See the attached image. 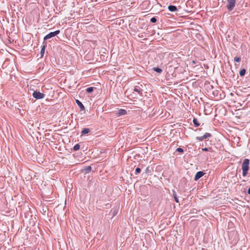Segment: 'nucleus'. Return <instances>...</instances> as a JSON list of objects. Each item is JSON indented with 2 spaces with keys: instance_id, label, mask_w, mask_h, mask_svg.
I'll return each mask as SVG.
<instances>
[{
  "instance_id": "1",
  "label": "nucleus",
  "mask_w": 250,
  "mask_h": 250,
  "mask_svg": "<svg viewBox=\"0 0 250 250\" xmlns=\"http://www.w3.org/2000/svg\"><path fill=\"white\" fill-rule=\"evenodd\" d=\"M250 160L248 159H245L242 164V173L243 176H246L248 174L249 169Z\"/></svg>"
},
{
  "instance_id": "2",
  "label": "nucleus",
  "mask_w": 250,
  "mask_h": 250,
  "mask_svg": "<svg viewBox=\"0 0 250 250\" xmlns=\"http://www.w3.org/2000/svg\"><path fill=\"white\" fill-rule=\"evenodd\" d=\"M236 0H228L226 7L229 11H232L235 5Z\"/></svg>"
},
{
  "instance_id": "3",
  "label": "nucleus",
  "mask_w": 250,
  "mask_h": 250,
  "mask_svg": "<svg viewBox=\"0 0 250 250\" xmlns=\"http://www.w3.org/2000/svg\"><path fill=\"white\" fill-rule=\"evenodd\" d=\"M60 32V31L59 30H56L54 32H50L49 33V34H48L47 35H46L44 37V40H48L49 39H50L53 37H55V36L57 35L58 34H59Z\"/></svg>"
},
{
  "instance_id": "4",
  "label": "nucleus",
  "mask_w": 250,
  "mask_h": 250,
  "mask_svg": "<svg viewBox=\"0 0 250 250\" xmlns=\"http://www.w3.org/2000/svg\"><path fill=\"white\" fill-rule=\"evenodd\" d=\"M33 96L36 99H42L44 97L45 94L39 91H35L33 93Z\"/></svg>"
},
{
  "instance_id": "5",
  "label": "nucleus",
  "mask_w": 250,
  "mask_h": 250,
  "mask_svg": "<svg viewBox=\"0 0 250 250\" xmlns=\"http://www.w3.org/2000/svg\"><path fill=\"white\" fill-rule=\"evenodd\" d=\"M204 173L203 171H198L196 173L195 177H194V180L197 181L199 180L201 177H202L204 175Z\"/></svg>"
},
{
  "instance_id": "6",
  "label": "nucleus",
  "mask_w": 250,
  "mask_h": 250,
  "mask_svg": "<svg viewBox=\"0 0 250 250\" xmlns=\"http://www.w3.org/2000/svg\"><path fill=\"white\" fill-rule=\"evenodd\" d=\"M134 91L137 92L139 94L142 95L143 94V90L138 85H136L134 87Z\"/></svg>"
},
{
  "instance_id": "7",
  "label": "nucleus",
  "mask_w": 250,
  "mask_h": 250,
  "mask_svg": "<svg viewBox=\"0 0 250 250\" xmlns=\"http://www.w3.org/2000/svg\"><path fill=\"white\" fill-rule=\"evenodd\" d=\"M76 102L77 104H78V105L80 108L81 110H82V111L85 110V108H84V105L79 100H76Z\"/></svg>"
},
{
  "instance_id": "8",
  "label": "nucleus",
  "mask_w": 250,
  "mask_h": 250,
  "mask_svg": "<svg viewBox=\"0 0 250 250\" xmlns=\"http://www.w3.org/2000/svg\"><path fill=\"white\" fill-rule=\"evenodd\" d=\"M168 9L171 12H175L178 10L176 6L171 5L168 6Z\"/></svg>"
},
{
  "instance_id": "9",
  "label": "nucleus",
  "mask_w": 250,
  "mask_h": 250,
  "mask_svg": "<svg viewBox=\"0 0 250 250\" xmlns=\"http://www.w3.org/2000/svg\"><path fill=\"white\" fill-rule=\"evenodd\" d=\"M126 113L127 112L125 109H120L118 111L117 114L118 116H121L126 114Z\"/></svg>"
},
{
  "instance_id": "10",
  "label": "nucleus",
  "mask_w": 250,
  "mask_h": 250,
  "mask_svg": "<svg viewBox=\"0 0 250 250\" xmlns=\"http://www.w3.org/2000/svg\"><path fill=\"white\" fill-rule=\"evenodd\" d=\"M46 44L45 43L42 47V49L40 52L41 57H42L43 56V55L44 54L45 48L46 47Z\"/></svg>"
},
{
  "instance_id": "11",
  "label": "nucleus",
  "mask_w": 250,
  "mask_h": 250,
  "mask_svg": "<svg viewBox=\"0 0 250 250\" xmlns=\"http://www.w3.org/2000/svg\"><path fill=\"white\" fill-rule=\"evenodd\" d=\"M90 131V129L88 128H84L81 132L82 135H85L88 133H89Z\"/></svg>"
},
{
  "instance_id": "12",
  "label": "nucleus",
  "mask_w": 250,
  "mask_h": 250,
  "mask_svg": "<svg viewBox=\"0 0 250 250\" xmlns=\"http://www.w3.org/2000/svg\"><path fill=\"white\" fill-rule=\"evenodd\" d=\"M92 169L91 166H87L84 168L83 171H84L86 173H89L91 171Z\"/></svg>"
},
{
  "instance_id": "13",
  "label": "nucleus",
  "mask_w": 250,
  "mask_h": 250,
  "mask_svg": "<svg viewBox=\"0 0 250 250\" xmlns=\"http://www.w3.org/2000/svg\"><path fill=\"white\" fill-rule=\"evenodd\" d=\"M193 123L196 127H198L200 125V124L199 123L197 119L195 118H194L193 120Z\"/></svg>"
},
{
  "instance_id": "14",
  "label": "nucleus",
  "mask_w": 250,
  "mask_h": 250,
  "mask_svg": "<svg viewBox=\"0 0 250 250\" xmlns=\"http://www.w3.org/2000/svg\"><path fill=\"white\" fill-rule=\"evenodd\" d=\"M153 70L159 73H161L162 72V69L159 67H154Z\"/></svg>"
},
{
  "instance_id": "15",
  "label": "nucleus",
  "mask_w": 250,
  "mask_h": 250,
  "mask_svg": "<svg viewBox=\"0 0 250 250\" xmlns=\"http://www.w3.org/2000/svg\"><path fill=\"white\" fill-rule=\"evenodd\" d=\"M94 87H89L86 89V91L87 93H91L93 91Z\"/></svg>"
},
{
  "instance_id": "16",
  "label": "nucleus",
  "mask_w": 250,
  "mask_h": 250,
  "mask_svg": "<svg viewBox=\"0 0 250 250\" xmlns=\"http://www.w3.org/2000/svg\"><path fill=\"white\" fill-rule=\"evenodd\" d=\"M211 136V134L210 133H206L203 135V137H204L205 139H207V138H210Z\"/></svg>"
},
{
  "instance_id": "17",
  "label": "nucleus",
  "mask_w": 250,
  "mask_h": 250,
  "mask_svg": "<svg viewBox=\"0 0 250 250\" xmlns=\"http://www.w3.org/2000/svg\"><path fill=\"white\" fill-rule=\"evenodd\" d=\"M80 146L79 144H76L73 147V150L75 151H77L80 149Z\"/></svg>"
},
{
  "instance_id": "18",
  "label": "nucleus",
  "mask_w": 250,
  "mask_h": 250,
  "mask_svg": "<svg viewBox=\"0 0 250 250\" xmlns=\"http://www.w3.org/2000/svg\"><path fill=\"white\" fill-rule=\"evenodd\" d=\"M246 73V70L245 69H242L240 70L239 74L241 76H244Z\"/></svg>"
},
{
  "instance_id": "19",
  "label": "nucleus",
  "mask_w": 250,
  "mask_h": 250,
  "mask_svg": "<svg viewBox=\"0 0 250 250\" xmlns=\"http://www.w3.org/2000/svg\"><path fill=\"white\" fill-rule=\"evenodd\" d=\"M202 150L204 151H212V149L211 147H205V148H202Z\"/></svg>"
},
{
  "instance_id": "20",
  "label": "nucleus",
  "mask_w": 250,
  "mask_h": 250,
  "mask_svg": "<svg viewBox=\"0 0 250 250\" xmlns=\"http://www.w3.org/2000/svg\"><path fill=\"white\" fill-rule=\"evenodd\" d=\"M141 171V169L139 167H137L135 169V174L136 175H137L139 173H140Z\"/></svg>"
},
{
  "instance_id": "21",
  "label": "nucleus",
  "mask_w": 250,
  "mask_h": 250,
  "mask_svg": "<svg viewBox=\"0 0 250 250\" xmlns=\"http://www.w3.org/2000/svg\"><path fill=\"white\" fill-rule=\"evenodd\" d=\"M151 172V170L149 167H147L145 170V173L146 174H149Z\"/></svg>"
},
{
  "instance_id": "22",
  "label": "nucleus",
  "mask_w": 250,
  "mask_h": 250,
  "mask_svg": "<svg viewBox=\"0 0 250 250\" xmlns=\"http://www.w3.org/2000/svg\"><path fill=\"white\" fill-rule=\"evenodd\" d=\"M234 61L235 62H239L241 61V58L240 57H236L234 58Z\"/></svg>"
},
{
  "instance_id": "23",
  "label": "nucleus",
  "mask_w": 250,
  "mask_h": 250,
  "mask_svg": "<svg viewBox=\"0 0 250 250\" xmlns=\"http://www.w3.org/2000/svg\"><path fill=\"white\" fill-rule=\"evenodd\" d=\"M174 194H173V195H174V199H175V201L177 202V203H179V200H178V199L176 196V193H175L174 191Z\"/></svg>"
},
{
  "instance_id": "24",
  "label": "nucleus",
  "mask_w": 250,
  "mask_h": 250,
  "mask_svg": "<svg viewBox=\"0 0 250 250\" xmlns=\"http://www.w3.org/2000/svg\"><path fill=\"white\" fill-rule=\"evenodd\" d=\"M150 21L152 23H155L157 21V19L155 17H153L150 19Z\"/></svg>"
},
{
  "instance_id": "25",
  "label": "nucleus",
  "mask_w": 250,
  "mask_h": 250,
  "mask_svg": "<svg viewBox=\"0 0 250 250\" xmlns=\"http://www.w3.org/2000/svg\"><path fill=\"white\" fill-rule=\"evenodd\" d=\"M204 138L203 137V136H201V137H197V140H199V141H202L204 140Z\"/></svg>"
},
{
  "instance_id": "26",
  "label": "nucleus",
  "mask_w": 250,
  "mask_h": 250,
  "mask_svg": "<svg viewBox=\"0 0 250 250\" xmlns=\"http://www.w3.org/2000/svg\"><path fill=\"white\" fill-rule=\"evenodd\" d=\"M176 151L179 152H183L184 151L183 149L181 147H178L176 149Z\"/></svg>"
},
{
  "instance_id": "27",
  "label": "nucleus",
  "mask_w": 250,
  "mask_h": 250,
  "mask_svg": "<svg viewBox=\"0 0 250 250\" xmlns=\"http://www.w3.org/2000/svg\"><path fill=\"white\" fill-rule=\"evenodd\" d=\"M118 213V210H114L113 211V216H115L117 214V213Z\"/></svg>"
},
{
  "instance_id": "28",
  "label": "nucleus",
  "mask_w": 250,
  "mask_h": 250,
  "mask_svg": "<svg viewBox=\"0 0 250 250\" xmlns=\"http://www.w3.org/2000/svg\"><path fill=\"white\" fill-rule=\"evenodd\" d=\"M248 193L249 194H250V188L248 189Z\"/></svg>"
}]
</instances>
